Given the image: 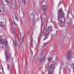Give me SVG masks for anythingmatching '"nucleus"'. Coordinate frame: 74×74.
<instances>
[{
  "label": "nucleus",
  "instance_id": "nucleus-1",
  "mask_svg": "<svg viewBox=\"0 0 74 74\" xmlns=\"http://www.w3.org/2000/svg\"><path fill=\"white\" fill-rule=\"evenodd\" d=\"M46 27H47V29L46 27H45L44 28L43 33H44V38L43 39V40H45L48 38V37L49 36V32H50L52 30V26H49L47 25V24H46Z\"/></svg>",
  "mask_w": 74,
  "mask_h": 74
},
{
  "label": "nucleus",
  "instance_id": "nucleus-2",
  "mask_svg": "<svg viewBox=\"0 0 74 74\" xmlns=\"http://www.w3.org/2000/svg\"><path fill=\"white\" fill-rule=\"evenodd\" d=\"M6 55V62H10L11 61V56L9 51L7 49H5V52Z\"/></svg>",
  "mask_w": 74,
  "mask_h": 74
},
{
  "label": "nucleus",
  "instance_id": "nucleus-3",
  "mask_svg": "<svg viewBox=\"0 0 74 74\" xmlns=\"http://www.w3.org/2000/svg\"><path fill=\"white\" fill-rule=\"evenodd\" d=\"M67 59L68 61H69L71 59V62H74V58H71V52H69L68 51L67 54Z\"/></svg>",
  "mask_w": 74,
  "mask_h": 74
},
{
  "label": "nucleus",
  "instance_id": "nucleus-4",
  "mask_svg": "<svg viewBox=\"0 0 74 74\" xmlns=\"http://www.w3.org/2000/svg\"><path fill=\"white\" fill-rule=\"evenodd\" d=\"M58 19L61 23H63V22H66V18L64 17V16H58Z\"/></svg>",
  "mask_w": 74,
  "mask_h": 74
},
{
  "label": "nucleus",
  "instance_id": "nucleus-5",
  "mask_svg": "<svg viewBox=\"0 0 74 74\" xmlns=\"http://www.w3.org/2000/svg\"><path fill=\"white\" fill-rule=\"evenodd\" d=\"M56 68L55 65L53 63L51 64L49 67V69L52 71H53Z\"/></svg>",
  "mask_w": 74,
  "mask_h": 74
},
{
  "label": "nucleus",
  "instance_id": "nucleus-6",
  "mask_svg": "<svg viewBox=\"0 0 74 74\" xmlns=\"http://www.w3.org/2000/svg\"><path fill=\"white\" fill-rule=\"evenodd\" d=\"M0 43L3 44V45H6L7 44V42L6 41H4V39L3 38H0Z\"/></svg>",
  "mask_w": 74,
  "mask_h": 74
},
{
  "label": "nucleus",
  "instance_id": "nucleus-7",
  "mask_svg": "<svg viewBox=\"0 0 74 74\" xmlns=\"http://www.w3.org/2000/svg\"><path fill=\"white\" fill-rule=\"evenodd\" d=\"M58 16H62V15H64V13L63 10L60 11H58Z\"/></svg>",
  "mask_w": 74,
  "mask_h": 74
},
{
  "label": "nucleus",
  "instance_id": "nucleus-8",
  "mask_svg": "<svg viewBox=\"0 0 74 74\" xmlns=\"http://www.w3.org/2000/svg\"><path fill=\"white\" fill-rule=\"evenodd\" d=\"M42 9L43 11H46V10H47V5H45L44 6H42Z\"/></svg>",
  "mask_w": 74,
  "mask_h": 74
},
{
  "label": "nucleus",
  "instance_id": "nucleus-9",
  "mask_svg": "<svg viewBox=\"0 0 74 74\" xmlns=\"http://www.w3.org/2000/svg\"><path fill=\"white\" fill-rule=\"evenodd\" d=\"M41 56V57L42 58H45V57L47 56V54H42Z\"/></svg>",
  "mask_w": 74,
  "mask_h": 74
},
{
  "label": "nucleus",
  "instance_id": "nucleus-10",
  "mask_svg": "<svg viewBox=\"0 0 74 74\" xmlns=\"http://www.w3.org/2000/svg\"><path fill=\"white\" fill-rule=\"evenodd\" d=\"M38 58V55H36L34 57V60L35 61H36Z\"/></svg>",
  "mask_w": 74,
  "mask_h": 74
},
{
  "label": "nucleus",
  "instance_id": "nucleus-11",
  "mask_svg": "<svg viewBox=\"0 0 74 74\" xmlns=\"http://www.w3.org/2000/svg\"><path fill=\"white\" fill-rule=\"evenodd\" d=\"M45 58H42L41 59H40V63H42L43 62L44 60H45Z\"/></svg>",
  "mask_w": 74,
  "mask_h": 74
},
{
  "label": "nucleus",
  "instance_id": "nucleus-12",
  "mask_svg": "<svg viewBox=\"0 0 74 74\" xmlns=\"http://www.w3.org/2000/svg\"><path fill=\"white\" fill-rule=\"evenodd\" d=\"M58 26H60L61 27H64V26H62V24L60 23V21L58 23Z\"/></svg>",
  "mask_w": 74,
  "mask_h": 74
},
{
  "label": "nucleus",
  "instance_id": "nucleus-13",
  "mask_svg": "<svg viewBox=\"0 0 74 74\" xmlns=\"http://www.w3.org/2000/svg\"><path fill=\"white\" fill-rule=\"evenodd\" d=\"M3 22L2 21L0 22V26H1V27L2 28H4L5 27V25L1 24H1Z\"/></svg>",
  "mask_w": 74,
  "mask_h": 74
},
{
  "label": "nucleus",
  "instance_id": "nucleus-14",
  "mask_svg": "<svg viewBox=\"0 0 74 74\" xmlns=\"http://www.w3.org/2000/svg\"><path fill=\"white\" fill-rule=\"evenodd\" d=\"M57 9L58 11H62V9L61 7L60 6L59 7V5L58 6V7H57Z\"/></svg>",
  "mask_w": 74,
  "mask_h": 74
},
{
  "label": "nucleus",
  "instance_id": "nucleus-15",
  "mask_svg": "<svg viewBox=\"0 0 74 74\" xmlns=\"http://www.w3.org/2000/svg\"><path fill=\"white\" fill-rule=\"evenodd\" d=\"M60 37L61 38H65V36L63 34H61L60 35Z\"/></svg>",
  "mask_w": 74,
  "mask_h": 74
},
{
  "label": "nucleus",
  "instance_id": "nucleus-16",
  "mask_svg": "<svg viewBox=\"0 0 74 74\" xmlns=\"http://www.w3.org/2000/svg\"><path fill=\"white\" fill-rule=\"evenodd\" d=\"M11 7L13 8H16V5H15V4H12Z\"/></svg>",
  "mask_w": 74,
  "mask_h": 74
},
{
  "label": "nucleus",
  "instance_id": "nucleus-17",
  "mask_svg": "<svg viewBox=\"0 0 74 74\" xmlns=\"http://www.w3.org/2000/svg\"><path fill=\"white\" fill-rule=\"evenodd\" d=\"M41 22L42 24L41 25V32H42V26H43V25L42 24V23H43V22L42 21V20H41Z\"/></svg>",
  "mask_w": 74,
  "mask_h": 74
},
{
  "label": "nucleus",
  "instance_id": "nucleus-18",
  "mask_svg": "<svg viewBox=\"0 0 74 74\" xmlns=\"http://www.w3.org/2000/svg\"><path fill=\"white\" fill-rule=\"evenodd\" d=\"M26 2V0H23L22 3L24 5H25Z\"/></svg>",
  "mask_w": 74,
  "mask_h": 74
},
{
  "label": "nucleus",
  "instance_id": "nucleus-19",
  "mask_svg": "<svg viewBox=\"0 0 74 74\" xmlns=\"http://www.w3.org/2000/svg\"><path fill=\"white\" fill-rule=\"evenodd\" d=\"M4 1L6 2V3H7L8 4H9L10 3V2L11 1V0H4Z\"/></svg>",
  "mask_w": 74,
  "mask_h": 74
},
{
  "label": "nucleus",
  "instance_id": "nucleus-20",
  "mask_svg": "<svg viewBox=\"0 0 74 74\" xmlns=\"http://www.w3.org/2000/svg\"><path fill=\"white\" fill-rule=\"evenodd\" d=\"M52 71H51V70H48V74H52Z\"/></svg>",
  "mask_w": 74,
  "mask_h": 74
},
{
  "label": "nucleus",
  "instance_id": "nucleus-21",
  "mask_svg": "<svg viewBox=\"0 0 74 74\" xmlns=\"http://www.w3.org/2000/svg\"><path fill=\"white\" fill-rule=\"evenodd\" d=\"M13 33H14L15 34V36H16V33H15V28H13Z\"/></svg>",
  "mask_w": 74,
  "mask_h": 74
},
{
  "label": "nucleus",
  "instance_id": "nucleus-22",
  "mask_svg": "<svg viewBox=\"0 0 74 74\" xmlns=\"http://www.w3.org/2000/svg\"><path fill=\"white\" fill-rule=\"evenodd\" d=\"M14 43L15 44V45L16 46V47H17L18 45H17V44H16V40H14Z\"/></svg>",
  "mask_w": 74,
  "mask_h": 74
},
{
  "label": "nucleus",
  "instance_id": "nucleus-23",
  "mask_svg": "<svg viewBox=\"0 0 74 74\" xmlns=\"http://www.w3.org/2000/svg\"><path fill=\"white\" fill-rule=\"evenodd\" d=\"M5 45V47L6 48H8V46L7 45V42H6V45Z\"/></svg>",
  "mask_w": 74,
  "mask_h": 74
},
{
  "label": "nucleus",
  "instance_id": "nucleus-24",
  "mask_svg": "<svg viewBox=\"0 0 74 74\" xmlns=\"http://www.w3.org/2000/svg\"><path fill=\"white\" fill-rule=\"evenodd\" d=\"M22 39H23V40H22V38H20V39L19 40V42H18L19 43L20 42H21V41H20V40H22V42H23V37Z\"/></svg>",
  "mask_w": 74,
  "mask_h": 74
},
{
  "label": "nucleus",
  "instance_id": "nucleus-25",
  "mask_svg": "<svg viewBox=\"0 0 74 74\" xmlns=\"http://www.w3.org/2000/svg\"><path fill=\"white\" fill-rule=\"evenodd\" d=\"M52 50H51V51L50 52V54H52V52L54 51V49H52Z\"/></svg>",
  "mask_w": 74,
  "mask_h": 74
},
{
  "label": "nucleus",
  "instance_id": "nucleus-26",
  "mask_svg": "<svg viewBox=\"0 0 74 74\" xmlns=\"http://www.w3.org/2000/svg\"><path fill=\"white\" fill-rule=\"evenodd\" d=\"M52 58H49L48 59V60L49 62V61H51V60H52Z\"/></svg>",
  "mask_w": 74,
  "mask_h": 74
},
{
  "label": "nucleus",
  "instance_id": "nucleus-27",
  "mask_svg": "<svg viewBox=\"0 0 74 74\" xmlns=\"http://www.w3.org/2000/svg\"><path fill=\"white\" fill-rule=\"evenodd\" d=\"M43 19H46V15H44L43 16Z\"/></svg>",
  "mask_w": 74,
  "mask_h": 74
},
{
  "label": "nucleus",
  "instance_id": "nucleus-28",
  "mask_svg": "<svg viewBox=\"0 0 74 74\" xmlns=\"http://www.w3.org/2000/svg\"><path fill=\"white\" fill-rule=\"evenodd\" d=\"M46 14H47V12H46L45 11H44L43 12V14L44 15H46Z\"/></svg>",
  "mask_w": 74,
  "mask_h": 74
},
{
  "label": "nucleus",
  "instance_id": "nucleus-29",
  "mask_svg": "<svg viewBox=\"0 0 74 74\" xmlns=\"http://www.w3.org/2000/svg\"><path fill=\"white\" fill-rule=\"evenodd\" d=\"M44 51V50H43L40 53V55H41V54H42V53H43Z\"/></svg>",
  "mask_w": 74,
  "mask_h": 74
},
{
  "label": "nucleus",
  "instance_id": "nucleus-30",
  "mask_svg": "<svg viewBox=\"0 0 74 74\" xmlns=\"http://www.w3.org/2000/svg\"><path fill=\"white\" fill-rule=\"evenodd\" d=\"M44 51V50H43L40 53V55H41V54H42V53H43Z\"/></svg>",
  "mask_w": 74,
  "mask_h": 74
},
{
  "label": "nucleus",
  "instance_id": "nucleus-31",
  "mask_svg": "<svg viewBox=\"0 0 74 74\" xmlns=\"http://www.w3.org/2000/svg\"><path fill=\"white\" fill-rule=\"evenodd\" d=\"M31 48H33V43H31Z\"/></svg>",
  "mask_w": 74,
  "mask_h": 74
},
{
  "label": "nucleus",
  "instance_id": "nucleus-32",
  "mask_svg": "<svg viewBox=\"0 0 74 74\" xmlns=\"http://www.w3.org/2000/svg\"><path fill=\"white\" fill-rule=\"evenodd\" d=\"M13 22L14 23V24L15 25V26H17V24L16 23H15V21H13Z\"/></svg>",
  "mask_w": 74,
  "mask_h": 74
},
{
  "label": "nucleus",
  "instance_id": "nucleus-33",
  "mask_svg": "<svg viewBox=\"0 0 74 74\" xmlns=\"http://www.w3.org/2000/svg\"><path fill=\"white\" fill-rule=\"evenodd\" d=\"M8 70H10V66L8 64Z\"/></svg>",
  "mask_w": 74,
  "mask_h": 74
},
{
  "label": "nucleus",
  "instance_id": "nucleus-34",
  "mask_svg": "<svg viewBox=\"0 0 74 74\" xmlns=\"http://www.w3.org/2000/svg\"><path fill=\"white\" fill-rule=\"evenodd\" d=\"M15 18L16 20H17V21H18V18H17V16H15Z\"/></svg>",
  "mask_w": 74,
  "mask_h": 74
},
{
  "label": "nucleus",
  "instance_id": "nucleus-35",
  "mask_svg": "<svg viewBox=\"0 0 74 74\" xmlns=\"http://www.w3.org/2000/svg\"><path fill=\"white\" fill-rule=\"evenodd\" d=\"M12 4L14 5V4H15V2H12Z\"/></svg>",
  "mask_w": 74,
  "mask_h": 74
},
{
  "label": "nucleus",
  "instance_id": "nucleus-36",
  "mask_svg": "<svg viewBox=\"0 0 74 74\" xmlns=\"http://www.w3.org/2000/svg\"><path fill=\"white\" fill-rule=\"evenodd\" d=\"M25 74H29V73H28V72L26 71L25 72Z\"/></svg>",
  "mask_w": 74,
  "mask_h": 74
},
{
  "label": "nucleus",
  "instance_id": "nucleus-37",
  "mask_svg": "<svg viewBox=\"0 0 74 74\" xmlns=\"http://www.w3.org/2000/svg\"><path fill=\"white\" fill-rule=\"evenodd\" d=\"M22 14H23V17H24V12H23V11H22Z\"/></svg>",
  "mask_w": 74,
  "mask_h": 74
},
{
  "label": "nucleus",
  "instance_id": "nucleus-38",
  "mask_svg": "<svg viewBox=\"0 0 74 74\" xmlns=\"http://www.w3.org/2000/svg\"><path fill=\"white\" fill-rule=\"evenodd\" d=\"M31 43H33V39H31Z\"/></svg>",
  "mask_w": 74,
  "mask_h": 74
},
{
  "label": "nucleus",
  "instance_id": "nucleus-39",
  "mask_svg": "<svg viewBox=\"0 0 74 74\" xmlns=\"http://www.w3.org/2000/svg\"><path fill=\"white\" fill-rule=\"evenodd\" d=\"M27 36H28V37H30V35H29V34H28V35H27Z\"/></svg>",
  "mask_w": 74,
  "mask_h": 74
},
{
  "label": "nucleus",
  "instance_id": "nucleus-40",
  "mask_svg": "<svg viewBox=\"0 0 74 74\" xmlns=\"http://www.w3.org/2000/svg\"><path fill=\"white\" fill-rule=\"evenodd\" d=\"M37 21H40V20L39 19H38V18L36 19Z\"/></svg>",
  "mask_w": 74,
  "mask_h": 74
},
{
  "label": "nucleus",
  "instance_id": "nucleus-41",
  "mask_svg": "<svg viewBox=\"0 0 74 74\" xmlns=\"http://www.w3.org/2000/svg\"><path fill=\"white\" fill-rule=\"evenodd\" d=\"M70 18H69L68 16L67 17V19H69Z\"/></svg>",
  "mask_w": 74,
  "mask_h": 74
},
{
  "label": "nucleus",
  "instance_id": "nucleus-42",
  "mask_svg": "<svg viewBox=\"0 0 74 74\" xmlns=\"http://www.w3.org/2000/svg\"><path fill=\"white\" fill-rule=\"evenodd\" d=\"M19 34H20V36H21V33H19Z\"/></svg>",
  "mask_w": 74,
  "mask_h": 74
},
{
  "label": "nucleus",
  "instance_id": "nucleus-43",
  "mask_svg": "<svg viewBox=\"0 0 74 74\" xmlns=\"http://www.w3.org/2000/svg\"><path fill=\"white\" fill-rule=\"evenodd\" d=\"M31 15H33V13H32L31 14Z\"/></svg>",
  "mask_w": 74,
  "mask_h": 74
},
{
  "label": "nucleus",
  "instance_id": "nucleus-44",
  "mask_svg": "<svg viewBox=\"0 0 74 74\" xmlns=\"http://www.w3.org/2000/svg\"><path fill=\"white\" fill-rule=\"evenodd\" d=\"M0 12H1V10H0Z\"/></svg>",
  "mask_w": 74,
  "mask_h": 74
},
{
  "label": "nucleus",
  "instance_id": "nucleus-45",
  "mask_svg": "<svg viewBox=\"0 0 74 74\" xmlns=\"http://www.w3.org/2000/svg\"><path fill=\"white\" fill-rule=\"evenodd\" d=\"M69 19L70 20V18H69Z\"/></svg>",
  "mask_w": 74,
  "mask_h": 74
},
{
  "label": "nucleus",
  "instance_id": "nucleus-46",
  "mask_svg": "<svg viewBox=\"0 0 74 74\" xmlns=\"http://www.w3.org/2000/svg\"><path fill=\"white\" fill-rule=\"evenodd\" d=\"M13 44H14V45H15V44H14V42L13 43Z\"/></svg>",
  "mask_w": 74,
  "mask_h": 74
},
{
  "label": "nucleus",
  "instance_id": "nucleus-47",
  "mask_svg": "<svg viewBox=\"0 0 74 74\" xmlns=\"http://www.w3.org/2000/svg\"><path fill=\"white\" fill-rule=\"evenodd\" d=\"M45 3V4H46V3H47V2L46 3Z\"/></svg>",
  "mask_w": 74,
  "mask_h": 74
},
{
  "label": "nucleus",
  "instance_id": "nucleus-48",
  "mask_svg": "<svg viewBox=\"0 0 74 74\" xmlns=\"http://www.w3.org/2000/svg\"><path fill=\"white\" fill-rule=\"evenodd\" d=\"M42 4L43 3V2L42 3Z\"/></svg>",
  "mask_w": 74,
  "mask_h": 74
}]
</instances>
